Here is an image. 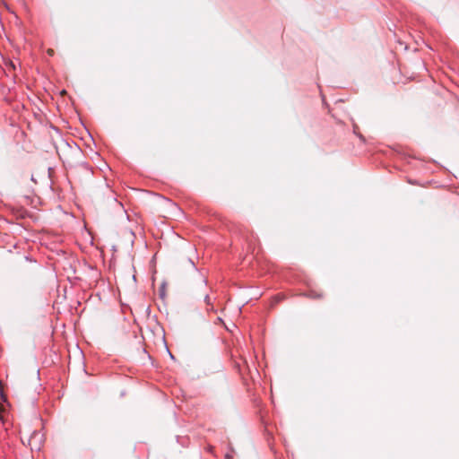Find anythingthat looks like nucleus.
<instances>
[{
  "label": "nucleus",
  "mask_w": 459,
  "mask_h": 459,
  "mask_svg": "<svg viewBox=\"0 0 459 459\" xmlns=\"http://www.w3.org/2000/svg\"><path fill=\"white\" fill-rule=\"evenodd\" d=\"M23 443L27 440L28 446L31 450H39L43 443V434L38 431H33L30 435H26L22 437Z\"/></svg>",
  "instance_id": "nucleus-1"
},
{
  "label": "nucleus",
  "mask_w": 459,
  "mask_h": 459,
  "mask_svg": "<svg viewBox=\"0 0 459 459\" xmlns=\"http://www.w3.org/2000/svg\"><path fill=\"white\" fill-rule=\"evenodd\" d=\"M0 394H1V396H2V399L4 401L6 400V396H5V394H4V383L0 380Z\"/></svg>",
  "instance_id": "nucleus-2"
},
{
  "label": "nucleus",
  "mask_w": 459,
  "mask_h": 459,
  "mask_svg": "<svg viewBox=\"0 0 459 459\" xmlns=\"http://www.w3.org/2000/svg\"><path fill=\"white\" fill-rule=\"evenodd\" d=\"M47 53H48V56H52L54 55V50L52 48H48L47 50Z\"/></svg>",
  "instance_id": "nucleus-3"
},
{
  "label": "nucleus",
  "mask_w": 459,
  "mask_h": 459,
  "mask_svg": "<svg viewBox=\"0 0 459 459\" xmlns=\"http://www.w3.org/2000/svg\"><path fill=\"white\" fill-rule=\"evenodd\" d=\"M225 458H226V459H233V455H230V454H227V455H225Z\"/></svg>",
  "instance_id": "nucleus-4"
},
{
  "label": "nucleus",
  "mask_w": 459,
  "mask_h": 459,
  "mask_svg": "<svg viewBox=\"0 0 459 459\" xmlns=\"http://www.w3.org/2000/svg\"><path fill=\"white\" fill-rule=\"evenodd\" d=\"M205 300L208 302L209 301V297L208 296H205Z\"/></svg>",
  "instance_id": "nucleus-5"
}]
</instances>
